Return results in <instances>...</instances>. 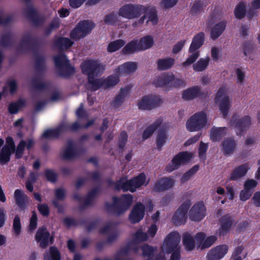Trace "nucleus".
I'll return each mask as SVG.
<instances>
[{"instance_id":"nucleus-35","label":"nucleus","mask_w":260,"mask_h":260,"mask_svg":"<svg viewBox=\"0 0 260 260\" xmlns=\"http://www.w3.org/2000/svg\"><path fill=\"white\" fill-rule=\"evenodd\" d=\"M101 187L100 186H96L91 189L87 194L86 198L84 201L83 205L80 206L81 210L83 209L85 207L90 206L91 205L93 199L100 192Z\"/></svg>"},{"instance_id":"nucleus-40","label":"nucleus","mask_w":260,"mask_h":260,"mask_svg":"<svg viewBox=\"0 0 260 260\" xmlns=\"http://www.w3.org/2000/svg\"><path fill=\"white\" fill-rule=\"evenodd\" d=\"M175 63V59L171 57L159 59L157 61V68L159 71L167 70Z\"/></svg>"},{"instance_id":"nucleus-57","label":"nucleus","mask_w":260,"mask_h":260,"mask_svg":"<svg viewBox=\"0 0 260 260\" xmlns=\"http://www.w3.org/2000/svg\"><path fill=\"white\" fill-rule=\"evenodd\" d=\"M97 76L88 77V82L91 85V91H96L101 87H104L103 80L96 79Z\"/></svg>"},{"instance_id":"nucleus-48","label":"nucleus","mask_w":260,"mask_h":260,"mask_svg":"<svg viewBox=\"0 0 260 260\" xmlns=\"http://www.w3.org/2000/svg\"><path fill=\"white\" fill-rule=\"evenodd\" d=\"M235 17L238 19L241 20L246 15V7L243 2H240L235 7L234 10Z\"/></svg>"},{"instance_id":"nucleus-30","label":"nucleus","mask_w":260,"mask_h":260,"mask_svg":"<svg viewBox=\"0 0 260 260\" xmlns=\"http://www.w3.org/2000/svg\"><path fill=\"white\" fill-rule=\"evenodd\" d=\"M170 78V73L162 74L153 81V84L156 87H166L169 90Z\"/></svg>"},{"instance_id":"nucleus-54","label":"nucleus","mask_w":260,"mask_h":260,"mask_svg":"<svg viewBox=\"0 0 260 260\" xmlns=\"http://www.w3.org/2000/svg\"><path fill=\"white\" fill-rule=\"evenodd\" d=\"M209 62V57H207L206 59L201 58L193 65V69L196 72H202L207 68Z\"/></svg>"},{"instance_id":"nucleus-10","label":"nucleus","mask_w":260,"mask_h":260,"mask_svg":"<svg viewBox=\"0 0 260 260\" xmlns=\"http://www.w3.org/2000/svg\"><path fill=\"white\" fill-rule=\"evenodd\" d=\"M35 240L39 243V246L42 248H46L49 244L54 242V237L50 236L49 232L45 226L40 227L35 236Z\"/></svg>"},{"instance_id":"nucleus-15","label":"nucleus","mask_w":260,"mask_h":260,"mask_svg":"<svg viewBox=\"0 0 260 260\" xmlns=\"http://www.w3.org/2000/svg\"><path fill=\"white\" fill-rule=\"evenodd\" d=\"M206 208L203 202L196 203L189 211V218L192 221H200L206 215Z\"/></svg>"},{"instance_id":"nucleus-63","label":"nucleus","mask_w":260,"mask_h":260,"mask_svg":"<svg viewBox=\"0 0 260 260\" xmlns=\"http://www.w3.org/2000/svg\"><path fill=\"white\" fill-rule=\"evenodd\" d=\"M41 76L37 75L31 79V83L33 87L35 89L39 90H43L46 87V84L40 81L41 79Z\"/></svg>"},{"instance_id":"nucleus-47","label":"nucleus","mask_w":260,"mask_h":260,"mask_svg":"<svg viewBox=\"0 0 260 260\" xmlns=\"http://www.w3.org/2000/svg\"><path fill=\"white\" fill-rule=\"evenodd\" d=\"M61 255L58 249L55 246L50 247L49 253H45L44 260H60Z\"/></svg>"},{"instance_id":"nucleus-23","label":"nucleus","mask_w":260,"mask_h":260,"mask_svg":"<svg viewBox=\"0 0 260 260\" xmlns=\"http://www.w3.org/2000/svg\"><path fill=\"white\" fill-rule=\"evenodd\" d=\"M249 170L248 164L245 163L237 167L230 174L229 180L236 181L244 177Z\"/></svg>"},{"instance_id":"nucleus-61","label":"nucleus","mask_w":260,"mask_h":260,"mask_svg":"<svg viewBox=\"0 0 260 260\" xmlns=\"http://www.w3.org/2000/svg\"><path fill=\"white\" fill-rule=\"evenodd\" d=\"M44 174L45 177L48 181L53 183L57 181L58 175L54 171L46 169L45 170Z\"/></svg>"},{"instance_id":"nucleus-45","label":"nucleus","mask_w":260,"mask_h":260,"mask_svg":"<svg viewBox=\"0 0 260 260\" xmlns=\"http://www.w3.org/2000/svg\"><path fill=\"white\" fill-rule=\"evenodd\" d=\"M138 250V246L131 241L128 243L124 247L121 248L119 249L116 254V256L120 257L122 255H127L130 251H133L135 252H137Z\"/></svg>"},{"instance_id":"nucleus-50","label":"nucleus","mask_w":260,"mask_h":260,"mask_svg":"<svg viewBox=\"0 0 260 260\" xmlns=\"http://www.w3.org/2000/svg\"><path fill=\"white\" fill-rule=\"evenodd\" d=\"M14 151H12L7 148L6 146H3L0 153V163L1 165H5L10 160V157Z\"/></svg>"},{"instance_id":"nucleus-27","label":"nucleus","mask_w":260,"mask_h":260,"mask_svg":"<svg viewBox=\"0 0 260 260\" xmlns=\"http://www.w3.org/2000/svg\"><path fill=\"white\" fill-rule=\"evenodd\" d=\"M222 151L224 155H231L236 149L237 144L233 138H226L221 143Z\"/></svg>"},{"instance_id":"nucleus-37","label":"nucleus","mask_w":260,"mask_h":260,"mask_svg":"<svg viewBox=\"0 0 260 260\" xmlns=\"http://www.w3.org/2000/svg\"><path fill=\"white\" fill-rule=\"evenodd\" d=\"M64 126L60 124L57 127L53 129H48L42 134L41 138L44 139L57 138L62 133Z\"/></svg>"},{"instance_id":"nucleus-34","label":"nucleus","mask_w":260,"mask_h":260,"mask_svg":"<svg viewBox=\"0 0 260 260\" xmlns=\"http://www.w3.org/2000/svg\"><path fill=\"white\" fill-rule=\"evenodd\" d=\"M26 13L27 17L35 26H38L44 23V18L40 17L37 14L36 10L32 8H29L27 10Z\"/></svg>"},{"instance_id":"nucleus-52","label":"nucleus","mask_w":260,"mask_h":260,"mask_svg":"<svg viewBox=\"0 0 260 260\" xmlns=\"http://www.w3.org/2000/svg\"><path fill=\"white\" fill-rule=\"evenodd\" d=\"M124 44V41L121 39L111 42L108 45L107 51L110 53L115 52L123 47Z\"/></svg>"},{"instance_id":"nucleus-56","label":"nucleus","mask_w":260,"mask_h":260,"mask_svg":"<svg viewBox=\"0 0 260 260\" xmlns=\"http://www.w3.org/2000/svg\"><path fill=\"white\" fill-rule=\"evenodd\" d=\"M199 166L196 165L185 172L180 179L181 183H183L189 180L199 170Z\"/></svg>"},{"instance_id":"nucleus-44","label":"nucleus","mask_w":260,"mask_h":260,"mask_svg":"<svg viewBox=\"0 0 260 260\" xmlns=\"http://www.w3.org/2000/svg\"><path fill=\"white\" fill-rule=\"evenodd\" d=\"M230 107V101L229 96H224L220 101L219 108L223 117L226 118L229 113Z\"/></svg>"},{"instance_id":"nucleus-16","label":"nucleus","mask_w":260,"mask_h":260,"mask_svg":"<svg viewBox=\"0 0 260 260\" xmlns=\"http://www.w3.org/2000/svg\"><path fill=\"white\" fill-rule=\"evenodd\" d=\"M220 226L218 230L219 236L226 235L232 229L234 219L229 214L222 216L219 219Z\"/></svg>"},{"instance_id":"nucleus-3","label":"nucleus","mask_w":260,"mask_h":260,"mask_svg":"<svg viewBox=\"0 0 260 260\" xmlns=\"http://www.w3.org/2000/svg\"><path fill=\"white\" fill-rule=\"evenodd\" d=\"M53 60L60 77L68 78L75 74V69L71 65L70 60L65 54L61 53L54 56Z\"/></svg>"},{"instance_id":"nucleus-33","label":"nucleus","mask_w":260,"mask_h":260,"mask_svg":"<svg viewBox=\"0 0 260 260\" xmlns=\"http://www.w3.org/2000/svg\"><path fill=\"white\" fill-rule=\"evenodd\" d=\"M144 8L146 9L143 11V13L145 14L146 17L148 18L146 23L150 22L153 25L156 24L158 21V18L156 9L149 6H144Z\"/></svg>"},{"instance_id":"nucleus-43","label":"nucleus","mask_w":260,"mask_h":260,"mask_svg":"<svg viewBox=\"0 0 260 260\" xmlns=\"http://www.w3.org/2000/svg\"><path fill=\"white\" fill-rule=\"evenodd\" d=\"M129 88L125 87L124 88L120 89V92L115 98L112 103V105L114 107H119L121 105L124 101V98L127 96L128 93Z\"/></svg>"},{"instance_id":"nucleus-18","label":"nucleus","mask_w":260,"mask_h":260,"mask_svg":"<svg viewBox=\"0 0 260 260\" xmlns=\"http://www.w3.org/2000/svg\"><path fill=\"white\" fill-rule=\"evenodd\" d=\"M145 207L142 203H137L131 211L129 219L132 223H136L140 221L145 215Z\"/></svg>"},{"instance_id":"nucleus-9","label":"nucleus","mask_w":260,"mask_h":260,"mask_svg":"<svg viewBox=\"0 0 260 260\" xmlns=\"http://www.w3.org/2000/svg\"><path fill=\"white\" fill-rule=\"evenodd\" d=\"M81 69L82 73L87 76V78L100 76L104 69L100 63L92 59L83 61L81 64Z\"/></svg>"},{"instance_id":"nucleus-39","label":"nucleus","mask_w":260,"mask_h":260,"mask_svg":"<svg viewBox=\"0 0 260 260\" xmlns=\"http://www.w3.org/2000/svg\"><path fill=\"white\" fill-rule=\"evenodd\" d=\"M74 42L68 38L59 37L54 41L55 46L59 50L68 49L73 45Z\"/></svg>"},{"instance_id":"nucleus-58","label":"nucleus","mask_w":260,"mask_h":260,"mask_svg":"<svg viewBox=\"0 0 260 260\" xmlns=\"http://www.w3.org/2000/svg\"><path fill=\"white\" fill-rule=\"evenodd\" d=\"M118 21L117 15L114 11L106 15L104 18V21L107 25H114Z\"/></svg>"},{"instance_id":"nucleus-22","label":"nucleus","mask_w":260,"mask_h":260,"mask_svg":"<svg viewBox=\"0 0 260 260\" xmlns=\"http://www.w3.org/2000/svg\"><path fill=\"white\" fill-rule=\"evenodd\" d=\"M208 0H196L191 6L190 14L192 16H198L204 12L209 4Z\"/></svg>"},{"instance_id":"nucleus-2","label":"nucleus","mask_w":260,"mask_h":260,"mask_svg":"<svg viewBox=\"0 0 260 260\" xmlns=\"http://www.w3.org/2000/svg\"><path fill=\"white\" fill-rule=\"evenodd\" d=\"M181 236L178 232H172L169 234L165 240L166 251L168 253H172L170 260L180 259V247L179 246Z\"/></svg>"},{"instance_id":"nucleus-25","label":"nucleus","mask_w":260,"mask_h":260,"mask_svg":"<svg viewBox=\"0 0 260 260\" xmlns=\"http://www.w3.org/2000/svg\"><path fill=\"white\" fill-rule=\"evenodd\" d=\"M137 69V63L128 61L119 66L115 72L118 75H124L135 72Z\"/></svg>"},{"instance_id":"nucleus-60","label":"nucleus","mask_w":260,"mask_h":260,"mask_svg":"<svg viewBox=\"0 0 260 260\" xmlns=\"http://www.w3.org/2000/svg\"><path fill=\"white\" fill-rule=\"evenodd\" d=\"M143 255L148 256V260H154L153 253L154 249L152 246L145 244L141 247Z\"/></svg>"},{"instance_id":"nucleus-28","label":"nucleus","mask_w":260,"mask_h":260,"mask_svg":"<svg viewBox=\"0 0 260 260\" xmlns=\"http://www.w3.org/2000/svg\"><path fill=\"white\" fill-rule=\"evenodd\" d=\"M205 42V34L200 32L194 36L189 48L188 52H193L198 50Z\"/></svg>"},{"instance_id":"nucleus-46","label":"nucleus","mask_w":260,"mask_h":260,"mask_svg":"<svg viewBox=\"0 0 260 260\" xmlns=\"http://www.w3.org/2000/svg\"><path fill=\"white\" fill-rule=\"evenodd\" d=\"M168 136L167 132L164 129H160L158 131L156 138V146L158 150H161V148L167 140Z\"/></svg>"},{"instance_id":"nucleus-21","label":"nucleus","mask_w":260,"mask_h":260,"mask_svg":"<svg viewBox=\"0 0 260 260\" xmlns=\"http://www.w3.org/2000/svg\"><path fill=\"white\" fill-rule=\"evenodd\" d=\"M201 87L194 86L183 91L182 98L185 100H193L198 97L206 96V93L201 90Z\"/></svg>"},{"instance_id":"nucleus-31","label":"nucleus","mask_w":260,"mask_h":260,"mask_svg":"<svg viewBox=\"0 0 260 260\" xmlns=\"http://www.w3.org/2000/svg\"><path fill=\"white\" fill-rule=\"evenodd\" d=\"M226 127H213L210 132V139L213 142L220 141L222 137L226 134L227 131Z\"/></svg>"},{"instance_id":"nucleus-13","label":"nucleus","mask_w":260,"mask_h":260,"mask_svg":"<svg viewBox=\"0 0 260 260\" xmlns=\"http://www.w3.org/2000/svg\"><path fill=\"white\" fill-rule=\"evenodd\" d=\"M83 153L84 150L82 148L76 147L73 141L69 140L61 157L64 160H71L79 157Z\"/></svg>"},{"instance_id":"nucleus-20","label":"nucleus","mask_w":260,"mask_h":260,"mask_svg":"<svg viewBox=\"0 0 260 260\" xmlns=\"http://www.w3.org/2000/svg\"><path fill=\"white\" fill-rule=\"evenodd\" d=\"M99 233L104 235L112 233L107 238L106 242L109 244L113 242L118 237L116 224L115 223H109L107 225L101 228L99 231Z\"/></svg>"},{"instance_id":"nucleus-11","label":"nucleus","mask_w":260,"mask_h":260,"mask_svg":"<svg viewBox=\"0 0 260 260\" xmlns=\"http://www.w3.org/2000/svg\"><path fill=\"white\" fill-rule=\"evenodd\" d=\"M190 206V201H185L177 210L172 219L173 223L175 225H180L186 222L187 213Z\"/></svg>"},{"instance_id":"nucleus-12","label":"nucleus","mask_w":260,"mask_h":260,"mask_svg":"<svg viewBox=\"0 0 260 260\" xmlns=\"http://www.w3.org/2000/svg\"><path fill=\"white\" fill-rule=\"evenodd\" d=\"M161 99L156 95H145L138 103L139 108L141 110H150L160 105Z\"/></svg>"},{"instance_id":"nucleus-26","label":"nucleus","mask_w":260,"mask_h":260,"mask_svg":"<svg viewBox=\"0 0 260 260\" xmlns=\"http://www.w3.org/2000/svg\"><path fill=\"white\" fill-rule=\"evenodd\" d=\"M14 198L16 205L21 210H24L26 208V203L28 201V197L21 189H17L14 192Z\"/></svg>"},{"instance_id":"nucleus-24","label":"nucleus","mask_w":260,"mask_h":260,"mask_svg":"<svg viewBox=\"0 0 260 260\" xmlns=\"http://www.w3.org/2000/svg\"><path fill=\"white\" fill-rule=\"evenodd\" d=\"M226 26V21L223 20L215 24L210 30V38L215 41L224 32Z\"/></svg>"},{"instance_id":"nucleus-41","label":"nucleus","mask_w":260,"mask_h":260,"mask_svg":"<svg viewBox=\"0 0 260 260\" xmlns=\"http://www.w3.org/2000/svg\"><path fill=\"white\" fill-rule=\"evenodd\" d=\"M139 48L141 51L147 50L154 44V40L150 35L145 36L138 40Z\"/></svg>"},{"instance_id":"nucleus-19","label":"nucleus","mask_w":260,"mask_h":260,"mask_svg":"<svg viewBox=\"0 0 260 260\" xmlns=\"http://www.w3.org/2000/svg\"><path fill=\"white\" fill-rule=\"evenodd\" d=\"M174 185L173 179L169 177H162L158 179L155 183L153 190L155 192H160L172 188Z\"/></svg>"},{"instance_id":"nucleus-53","label":"nucleus","mask_w":260,"mask_h":260,"mask_svg":"<svg viewBox=\"0 0 260 260\" xmlns=\"http://www.w3.org/2000/svg\"><path fill=\"white\" fill-rule=\"evenodd\" d=\"M170 77L171 81L170 82L169 90L172 88H178L185 86L184 81L180 78H176L173 73H170Z\"/></svg>"},{"instance_id":"nucleus-7","label":"nucleus","mask_w":260,"mask_h":260,"mask_svg":"<svg viewBox=\"0 0 260 260\" xmlns=\"http://www.w3.org/2000/svg\"><path fill=\"white\" fill-rule=\"evenodd\" d=\"M236 115L232 116L230 124L234 127L235 131L238 136L241 137L246 133L251 125V119L248 115L244 116L240 118H236Z\"/></svg>"},{"instance_id":"nucleus-59","label":"nucleus","mask_w":260,"mask_h":260,"mask_svg":"<svg viewBox=\"0 0 260 260\" xmlns=\"http://www.w3.org/2000/svg\"><path fill=\"white\" fill-rule=\"evenodd\" d=\"M61 124V126H64V128L63 129V133L68 131L74 132L80 128H82V124H80L77 121L74 122L71 124H69L66 123H62Z\"/></svg>"},{"instance_id":"nucleus-6","label":"nucleus","mask_w":260,"mask_h":260,"mask_svg":"<svg viewBox=\"0 0 260 260\" xmlns=\"http://www.w3.org/2000/svg\"><path fill=\"white\" fill-rule=\"evenodd\" d=\"M144 9V6L142 5L126 4L119 8L118 14L123 18L133 19L140 17Z\"/></svg>"},{"instance_id":"nucleus-8","label":"nucleus","mask_w":260,"mask_h":260,"mask_svg":"<svg viewBox=\"0 0 260 260\" xmlns=\"http://www.w3.org/2000/svg\"><path fill=\"white\" fill-rule=\"evenodd\" d=\"M207 122V115L204 112L195 113L187 121L186 125L189 132L198 131L201 129Z\"/></svg>"},{"instance_id":"nucleus-5","label":"nucleus","mask_w":260,"mask_h":260,"mask_svg":"<svg viewBox=\"0 0 260 260\" xmlns=\"http://www.w3.org/2000/svg\"><path fill=\"white\" fill-rule=\"evenodd\" d=\"M95 25L91 21L84 20L80 21L71 31L70 37L75 41H79L91 32Z\"/></svg>"},{"instance_id":"nucleus-42","label":"nucleus","mask_w":260,"mask_h":260,"mask_svg":"<svg viewBox=\"0 0 260 260\" xmlns=\"http://www.w3.org/2000/svg\"><path fill=\"white\" fill-rule=\"evenodd\" d=\"M35 69L37 72V75L42 76L46 70L45 60L43 56H38L35 60Z\"/></svg>"},{"instance_id":"nucleus-49","label":"nucleus","mask_w":260,"mask_h":260,"mask_svg":"<svg viewBox=\"0 0 260 260\" xmlns=\"http://www.w3.org/2000/svg\"><path fill=\"white\" fill-rule=\"evenodd\" d=\"M183 243L185 249L188 251H191L194 248V240L193 237L188 233L183 234Z\"/></svg>"},{"instance_id":"nucleus-55","label":"nucleus","mask_w":260,"mask_h":260,"mask_svg":"<svg viewBox=\"0 0 260 260\" xmlns=\"http://www.w3.org/2000/svg\"><path fill=\"white\" fill-rule=\"evenodd\" d=\"M148 238V237L147 233L142 232L141 230H139L134 235L133 239L131 242L136 244V243L147 241Z\"/></svg>"},{"instance_id":"nucleus-4","label":"nucleus","mask_w":260,"mask_h":260,"mask_svg":"<svg viewBox=\"0 0 260 260\" xmlns=\"http://www.w3.org/2000/svg\"><path fill=\"white\" fill-rule=\"evenodd\" d=\"M119 181H120L119 186V191L122 190L124 192L129 191L131 192H134L137 188L144 184L146 176L144 173H141L131 179L126 180L122 177L119 179Z\"/></svg>"},{"instance_id":"nucleus-62","label":"nucleus","mask_w":260,"mask_h":260,"mask_svg":"<svg viewBox=\"0 0 260 260\" xmlns=\"http://www.w3.org/2000/svg\"><path fill=\"white\" fill-rule=\"evenodd\" d=\"M26 145V141L22 140L20 141L19 144L17 145L16 148H15V157L17 159H20L22 158L24 151L25 150Z\"/></svg>"},{"instance_id":"nucleus-1","label":"nucleus","mask_w":260,"mask_h":260,"mask_svg":"<svg viewBox=\"0 0 260 260\" xmlns=\"http://www.w3.org/2000/svg\"><path fill=\"white\" fill-rule=\"evenodd\" d=\"M112 203L106 202L105 210L110 214L120 216L127 210L132 204L133 196L131 194H123L120 197L113 196Z\"/></svg>"},{"instance_id":"nucleus-64","label":"nucleus","mask_w":260,"mask_h":260,"mask_svg":"<svg viewBox=\"0 0 260 260\" xmlns=\"http://www.w3.org/2000/svg\"><path fill=\"white\" fill-rule=\"evenodd\" d=\"M189 52L191 54L189 55L186 60L183 62V66L184 67L188 66L194 63L200 56V51L199 50Z\"/></svg>"},{"instance_id":"nucleus-38","label":"nucleus","mask_w":260,"mask_h":260,"mask_svg":"<svg viewBox=\"0 0 260 260\" xmlns=\"http://www.w3.org/2000/svg\"><path fill=\"white\" fill-rule=\"evenodd\" d=\"M162 120L160 118L156 119L153 123L148 126L142 134V138L145 140L150 137L156 129L161 125Z\"/></svg>"},{"instance_id":"nucleus-51","label":"nucleus","mask_w":260,"mask_h":260,"mask_svg":"<svg viewBox=\"0 0 260 260\" xmlns=\"http://www.w3.org/2000/svg\"><path fill=\"white\" fill-rule=\"evenodd\" d=\"M119 82L118 75H112L109 76L106 79L103 80L104 88H108L115 86Z\"/></svg>"},{"instance_id":"nucleus-32","label":"nucleus","mask_w":260,"mask_h":260,"mask_svg":"<svg viewBox=\"0 0 260 260\" xmlns=\"http://www.w3.org/2000/svg\"><path fill=\"white\" fill-rule=\"evenodd\" d=\"M123 54H132L136 52H141L139 48L138 40L133 39L126 44L122 49Z\"/></svg>"},{"instance_id":"nucleus-36","label":"nucleus","mask_w":260,"mask_h":260,"mask_svg":"<svg viewBox=\"0 0 260 260\" xmlns=\"http://www.w3.org/2000/svg\"><path fill=\"white\" fill-rule=\"evenodd\" d=\"M14 43L13 34L11 32H7L1 35L0 47L5 48L12 47L14 46Z\"/></svg>"},{"instance_id":"nucleus-29","label":"nucleus","mask_w":260,"mask_h":260,"mask_svg":"<svg viewBox=\"0 0 260 260\" xmlns=\"http://www.w3.org/2000/svg\"><path fill=\"white\" fill-rule=\"evenodd\" d=\"M38 46V42L37 38H32L29 34L23 36L19 45V48H23L25 46H30L33 50H35Z\"/></svg>"},{"instance_id":"nucleus-14","label":"nucleus","mask_w":260,"mask_h":260,"mask_svg":"<svg viewBox=\"0 0 260 260\" xmlns=\"http://www.w3.org/2000/svg\"><path fill=\"white\" fill-rule=\"evenodd\" d=\"M191 157L192 154L187 151L179 152L172 159V164L168 166V170L172 172L177 169L181 165L189 161Z\"/></svg>"},{"instance_id":"nucleus-17","label":"nucleus","mask_w":260,"mask_h":260,"mask_svg":"<svg viewBox=\"0 0 260 260\" xmlns=\"http://www.w3.org/2000/svg\"><path fill=\"white\" fill-rule=\"evenodd\" d=\"M228 246L225 244L220 245L212 248L207 253V260H220L227 253Z\"/></svg>"}]
</instances>
